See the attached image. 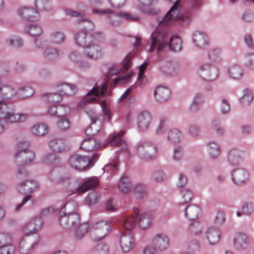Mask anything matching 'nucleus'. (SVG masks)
<instances>
[{"label":"nucleus","mask_w":254,"mask_h":254,"mask_svg":"<svg viewBox=\"0 0 254 254\" xmlns=\"http://www.w3.org/2000/svg\"><path fill=\"white\" fill-rule=\"evenodd\" d=\"M47 101L49 104V112L52 115H58V101L54 99L55 96H47Z\"/></svg>","instance_id":"nucleus-40"},{"label":"nucleus","mask_w":254,"mask_h":254,"mask_svg":"<svg viewBox=\"0 0 254 254\" xmlns=\"http://www.w3.org/2000/svg\"><path fill=\"white\" fill-rule=\"evenodd\" d=\"M193 41L196 45L199 47L204 46L207 44L206 35L199 32H196L193 34Z\"/></svg>","instance_id":"nucleus-39"},{"label":"nucleus","mask_w":254,"mask_h":254,"mask_svg":"<svg viewBox=\"0 0 254 254\" xmlns=\"http://www.w3.org/2000/svg\"><path fill=\"white\" fill-rule=\"evenodd\" d=\"M43 225V221L40 217L31 219L23 227V231L26 236L35 235Z\"/></svg>","instance_id":"nucleus-11"},{"label":"nucleus","mask_w":254,"mask_h":254,"mask_svg":"<svg viewBox=\"0 0 254 254\" xmlns=\"http://www.w3.org/2000/svg\"><path fill=\"white\" fill-rule=\"evenodd\" d=\"M232 178L235 184L240 185L248 180L249 174L244 169H237L232 172Z\"/></svg>","instance_id":"nucleus-20"},{"label":"nucleus","mask_w":254,"mask_h":254,"mask_svg":"<svg viewBox=\"0 0 254 254\" xmlns=\"http://www.w3.org/2000/svg\"><path fill=\"white\" fill-rule=\"evenodd\" d=\"M200 211L199 207L195 205H190L185 210V216L190 220L196 219Z\"/></svg>","instance_id":"nucleus-32"},{"label":"nucleus","mask_w":254,"mask_h":254,"mask_svg":"<svg viewBox=\"0 0 254 254\" xmlns=\"http://www.w3.org/2000/svg\"><path fill=\"white\" fill-rule=\"evenodd\" d=\"M169 42L168 44L171 50L174 52L180 51L182 47V41L178 36H173L169 38Z\"/></svg>","instance_id":"nucleus-34"},{"label":"nucleus","mask_w":254,"mask_h":254,"mask_svg":"<svg viewBox=\"0 0 254 254\" xmlns=\"http://www.w3.org/2000/svg\"><path fill=\"white\" fill-rule=\"evenodd\" d=\"M49 178L54 183H59L68 179L67 173L62 168H57L53 170L49 174Z\"/></svg>","instance_id":"nucleus-19"},{"label":"nucleus","mask_w":254,"mask_h":254,"mask_svg":"<svg viewBox=\"0 0 254 254\" xmlns=\"http://www.w3.org/2000/svg\"><path fill=\"white\" fill-rule=\"evenodd\" d=\"M120 243L122 250L125 252H128L133 248L134 239L130 233L126 232L121 235Z\"/></svg>","instance_id":"nucleus-17"},{"label":"nucleus","mask_w":254,"mask_h":254,"mask_svg":"<svg viewBox=\"0 0 254 254\" xmlns=\"http://www.w3.org/2000/svg\"><path fill=\"white\" fill-rule=\"evenodd\" d=\"M39 236L37 235L25 236L19 243V251L23 254H27L31 252L35 246L39 241Z\"/></svg>","instance_id":"nucleus-9"},{"label":"nucleus","mask_w":254,"mask_h":254,"mask_svg":"<svg viewBox=\"0 0 254 254\" xmlns=\"http://www.w3.org/2000/svg\"><path fill=\"white\" fill-rule=\"evenodd\" d=\"M100 96H94L90 99H84V104H100L101 106L103 112L105 116H108V121L111 122V109L110 106L108 103L105 101H100Z\"/></svg>","instance_id":"nucleus-12"},{"label":"nucleus","mask_w":254,"mask_h":254,"mask_svg":"<svg viewBox=\"0 0 254 254\" xmlns=\"http://www.w3.org/2000/svg\"><path fill=\"white\" fill-rule=\"evenodd\" d=\"M209 59L214 62H219L221 60V52L219 49H214L208 54Z\"/></svg>","instance_id":"nucleus-52"},{"label":"nucleus","mask_w":254,"mask_h":254,"mask_svg":"<svg viewBox=\"0 0 254 254\" xmlns=\"http://www.w3.org/2000/svg\"><path fill=\"white\" fill-rule=\"evenodd\" d=\"M5 42L7 45L14 48H19L23 45L22 40L17 36L7 39Z\"/></svg>","instance_id":"nucleus-48"},{"label":"nucleus","mask_w":254,"mask_h":254,"mask_svg":"<svg viewBox=\"0 0 254 254\" xmlns=\"http://www.w3.org/2000/svg\"><path fill=\"white\" fill-rule=\"evenodd\" d=\"M152 243L160 251L165 250L169 246L168 238L165 235L161 234L155 236L152 239Z\"/></svg>","instance_id":"nucleus-21"},{"label":"nucleus","mask_w":254,"mask_h":254,"mask_svg":"<svg viewBox=\"0 0 254 254\" xmlns=\"http://www.w3.org/2000/svg\"><path fill=\"white\" fill-rule=\"evenodd\" d=\"M60 223L65 229H71L79 224V216L77 213L60 215Z\"/></svg>","instance_id":"nucleus-10"},{"label":"nucleus","mask_w":254,"mask_h":254,"mask_svg":"<svg viewBox=\"0 0 254 254\" xmlns=\"http://www.w3.org/2000/svg\"><path fill=\"white\" fill-rule=\"evenodd\" d=\"M0 247L2 249V254H12L15 250L14 247L11 244Z\"/></svg>","instance_id":"nucleus-64"},{"label":"nucleus","mask_w":254,"mask_h":254,"mask_svg":"<svg viewBox=\"0 0 254 254\" xmlns=\"http://www.w3.org/2000/svg\"><path fill=\"white\" fill-rule=\"evenodd\" d=\"M50 148L56 152H61L64 149V142L63 139L54 138L49 142Z\"/></svg>","instance_id":"nucleus-37"},{"label":"nucleus","mask_w":254,"mask_h":254,"mask_svg":"<svg viewBox=\"0 0 254 254\" xmlns=\"http://www.w3.org/2000/svg\"><path fill=\"white\" fill-rule=\"evenodd\" d=\"M131 76L132 74L130 73L125 76H119L118 78H114L112 86L114 87L118 84H124L128 82L130 79Z\"/></svg>","instance_id":"nucleus-51"},{"label":"nucleus","mask_w":254,"mask_h":254,"mask_svg":"<svg viewBox=\"0 0 254 254\" xmlns=\"http://www.w3.org/2000/svg\"><path fill=\"white\" fill-rule=\"evenodd\" d=\"M93 12L100 14H109L108 22L113 26H118L121 23L122 17L119 15V12L115 13L109 9L100 10L97 8H93Z\"/></svg>","instance_id":"nucleus-14"},{"label":"nucleus","mask_w":254,"mask_h":254,"mask_svg":"<svg viewBox=\"0 0 254 254\" xmlns=\"http://www.w3.org/2000/svg\"><path fill=\"white\" fill-rule=\"evenodd\" d=\"M200 248V245L198 241L194 240L191 241L188 245V251H184L181 254H193L198 252Z\"/></svg>","instance_id":"nucleus-46"},{"label":"nucleus","mask_w":254,"mask_h":254,"mask_svg":"<svg viewBox=\"0 0 254 254\" xmlns=\"http://www.w3.org/2000/svg\"><path fill=\"white\" fill-rule=\"evenodd\" d=\"M96 33H87L85 31L82 30L75 35V40L78 45L84 48L89 43L93 42V40L97 37Z\"/></svg>","instance_id":"nucleus-13"},{"label":"nucleus","mask_w":254,"mask_h":254,"mask_svg":"<svg viewBox=\"0 0 254 254\" xmlns=\"http://www.w3.org/2000/svg\"><path fill=\"white\" fill-rule=\"evenodd\" d=\"M181 5L177 0L166 13L164 18L159 22V26H167L175 21L183 22V24H188L191 19V15L184 14L181 13Z\"/></svg>","instance_id":"nucleus-1"},{"label":"nucleus","mask_w":254,"mask_h":254,"mask_svg":"<svg viewBox=\"0 0 254 254\" xmlns=\"http://www.w3.org/2000/svg\"><path fill=\"white\" fill-rule=\"evenodd\" d=\"M119 162L116 161L113 164H108L105 165L103 168L104 172L112 174L118 170Z\"/></svg>","instance_id":"nucleus-55"},{"label":"nucleus","mask_w":254,"mask_h":254,"mask_svg":"<svg viewBox=\"0 0 254 254\" xmlns=\"http://www.w3.org/2000/svg\"><path fill=\"white\" fill-rule=\"evenodd\" d=\"M225 221L224 213L222 211H218L214 218V223L217 225H222Z\"/></svg>","instance_id":"nucleus-60"},{"label":"nucleus","mask_w":254,"mask_h":254,"mask_svg":"<svg viewBox=\"0 0 254 254\" xmlns=\"http://www.w3.org/2000/svg\"><path fill=\"white\" fill-rule=\"evenodd\" d=\"M25 30L27 33L33 37L38 36L43 32L42 27L35 24L26 25Z\"/></svg>","instance_id":"nucleus-38"},{"label":"nucleus","mask_w":254,"mask_h":254,"mask_svg":"<svg viewBox=\"0 0 254 254\" xmlns=\"http://www.w3.org/2000/svg\"><path fill=\"white\" fill-rule=\"evenodd\" d=\"M89 228V224L88 223L80 224L75 232V237L78 239H81L87 233Z\"/></svg>","instance_id":"nucleus-43"},{"label":"nucleus","mask_w":254,"mask_h":254,"mask_svg":"<svg viewBox=\"0 0 254 254\" xmlns=\"http://www.w3.org/2000/svg\"><path fill=\"white\" fill-rule=\"evenodd\" d=\"M96 36L92 42L84 48L83 54L87 58L96 60L102 57L103 50L98 44L102 39V35L101 33H97Z\"/></svg>","instance_id":"nucleus-4"},{"label":"nucleus","mask_w":254,"mask_h":254,"mask_svg":"<svg viewBox=\"0 0 254 254\" xmlns=\"http://www.w3.org/2000/svg\"><path fill=\"white\" fill-rule=\"evenodd\" d=\"M133 191L135 196L138 199H141L146 196L147 194L146 188L142 184H137Z\"/></svg>","instance_id":"nucleus-41"},{"label":"nucleus","mask_w":254,"mask_h":254,"mask_svg":"<svg viewBox=\"0 0 254 254\" xmlns=\"http://www.w3.org/2000/svg\"><path fill=\"white\" fill-rule=\"evenodd\" d=\"M234 247L238 250L246 249L249 245V239L247 236L243 233H236L233 239Z\"/></svg>","instance_id":"nucleus-16"},{"label":"nucleus","mask_w":254,"mask_h":254,"mask_svg":"<svg viewBox=\"0 0 254 254\" xmlns=\"http://www.w3.org/2000/svg\"><path fill=\"white\" fill-rule=\"evenodd\" d=\"M151 39V44L149 50V53L153 52L156 46L157 51H160L168 44L169 37L165 28L158 27L152 33Z\"/></svg>","instance_id":"nucleus-3"},{"label":"nucleus","mask_w":254,"mask_h":254,"mask_svg":"<svg viewBox=\"0 0 254 254\" xmlns=\"http://www.w3.org/2000/svg\"><path fill=\"white\" fill-rule=\"evenodd\" d=\"M152 121V116L147 111L140 112L137 116V126L138 128L142 131L148 129Z\"/></svg>","instance_id":"nucleus-15"},{"label":"nucleus","mask_w":254,"mask_h":254,"mask_svg":"<svg viewBox=\"0 0 254 254\" xmlns=\"http://www.w3.org/2000/svg\"><path fill=\"white\" fill-rule=\"evenodd\" d=\"M70 166L78 171H84L90 167L91 159L87 156L79 154L72 155L69 160Z\"/></svg>","instance_id":"nucleus-7"},{"label":"nucleus","mask_w":254,"mask_h":254,"mask_svg":"<svg viewBox=\"0 0 254 254\" xmlns=\"http://www.w3.org/2000/svg\"><path fill=\"white\" fill-rule=\"evenodd\" d=\"M166 127V119L165 118L160 119L158 126L156 129V132L160 134L164 132Z\"/></svg>","instance_id":"nucleus-58"},{"label":"nucleus","mask_w":254,"mask_h":254,"mask_svg":"<svg viewBox=\"0 0 254 254\" xmlns=\"http://www.w3.org/2000/svg\"><path fill=\"white\" fill-rule=\"evenodd\" d=\"M78 205L75 201H71L66 203L62 210L60 212V215H64L65 214H69L77 213Z\"/></svg>","instance_id":"nucleus-35"},{"label":"nucleus","mask_w":254,"mask_h":254,"mask_svg":"<svg viewBox=\"0 0 254 254\" xmlns=\"http://www.w3.org/2000/svg\"><path fill=\"white\" fill-rule=\"evenodd\" d=\"M48 0H35V6L39 11H43L47 9Z\"/></svg>","instance_id":"nucleus-61"},{"label":"nucleus","mask_w":254,"mask_h":254,"mask_svg":"<svg viewBox=\"0 0 254 254\" xmlns=\"http://www.w3.org/2000/svg\"><path fill=\"white\" fill-rule=\"evenodd\" d=\"M132 187V183L129 177L126 175L123 176L118 183V188L123 193L129 192Z\"/></svg>","instance_id":"nucleus-26"},{"label":"nucleus","mask_w":254,"mask_h":254,"mask_svg":"<svg viewBox=\"0 0 254 254\" xmlns=\"http://www.w3.org/2000/svg\"><path fill=\"white\" fill-rule=\"evenodd\" d=\"M12 242V237L8 234L0 233V246L8 245Z\"/></svg>","instance_id":"nucleus-54"},{"label":"nucleus","mask_w":254,"mask_h":254,"mask_svg":"<svg viewBox=\"0 0 254 254\" xmlns=\"http://www.w3.org/2000/svg\"><path fill=\"white\" fill-rule=\"evenodd\" d=\"M135 153L142 159H151L156 156L157 148L152 142L147 140H142L136 145Z\"/></svg>","instance_id":"nucleus-2"},{"label":"nucleus","mask_w":254,"mask_h":254,"mask_svg":"<svg viewBox=\"0 0 254 254\" xmlns=\"http://www.w3.org/2000/svg\"><path fill=\"white\" fill-rule=\"evenodd\" d=\"M119 15H120L122 18L130 22H137L139 20V18L138 16L124 11H120Z\"/></svg>","instance_id":"nucleus-50"},{"label":"nucleus","mask_w":254,"mask_h":254,"mask_svg":"<svg viewBox=\"0 0 254 254\" xmlns=\"http://www.w3.org/2000/svg\"><path fill=\"white\" fill-rule=\"evenodd\" d=\"M206 238L211 245L217 243L220 238V234L218 229L214 227H210L206 232Z\"/></svg>","instance_id":"nucleus-28"},{"label":"nucleus","mask_w":254,"mask_h":254,"mask_svg":"<svg viewBox=\"0 0 254 254\" xmlns=\"http://www.w3.org/2000/svg\"><path fill=\"white\" fill-rule=\"evenodd\" d=\"M230 75L234 79H238L243 76V71L241 68L237 65L231 66L229 69Z\"/></svg>","instance_id":"nucleus-47"},{"label":"nucleus","mask_w":254,"mask_h":254,"mask_svg":"<svg viewBox=\"0 0 254 254\" xmlns=\"http://www.w3.org/2000/svg\"><path fill=\"white\" fill-rule=\"evenodd\" d=\"M100 147V145L96 139L92 138H88L83 141L80 148L86 151H91Z\"/></svg>","instance_id":"nucleus-30"},{"label":"nucleus","mask_w":254,"mask_h":254,"mask_svg":"<svg viewBox=\"0 0 254 254\" xmlns=\"http://www.w3.org/2000/svg\"><path fill=\"white\" fill-rule=\"evenodd\" d=\"M38 185L35 181H27L22 182L18 187V191L21 193L31 192L37 189Z\"/></svg>","instance_id":"nucleus-27"},{"label":"nucleus","mask_w":254,"mask_h":254,"mask_svg":"<svg viewBox=\"0 0 254 254\" xmlns=\"http://www.w3.org/2000/svg\"><path fill=\"white\" fill-rule=\"evenodd\" d=\"M18 13L23 18L28 20L34 21L39 18L37 10L27 7H22L19 9Z\"/></svg>","instance_id":"nucleus-23"},{"label":"nucleus","mask_w":254,"mask_h":254,"mask_svg":"<svg viewBox=\"0 0 254 254\" xmlns=\"http://www.w3.org/2000/svg\"><path fill=\"white\" fill-rule=\"evenodd\" d=\"M136 224V219L132 215H130L126 218L124 217L123 226L127 230L132 229Z\"/></svg>","instance_id":"nucleus-42"},{"label":"nucleus","mask_w":254,"mask_h":254,"mask_svg":"<svg viewBox=\"0 0 254 254\" xmlns=\"http://www.w3.org/2000/svg\"><path fill=\"white\" fill-rule=\"evenodd\" d=\"M100 118V117L98 116L97 117V119H95L96 118L95 117L94 118L91 119V120L92 121V123L90 126V127L86 129V131H85V132L87 134H88L89 135H93L98 132V131H99L98 129H95L94 130H93V129L94 128H95V127L96 121L97 120L99 119Z\"/></svg>","instance_id":"nucleus-59"},{"label":"nucleus","mask_w":254,"mask_h":254,"mask_svg":"<svg viewBox=\"0 0 254 254\" xmlns=\"http://www.w3.org/2000/svg\"><path fill=\"white\" fill-rule=\"evenodd\" d=\"M181 203H188L190 201L192 194L191 192L188 190H184L181 191Z\"/></svg>","instance_id":"nucleus-53"},{"label":"nucleus","mask_w":254,"mask_h":254,"mask_svg":"<svg viewBox=\"0 0 254 254\" xmlns=\"http://www.w3.org/2000/svg\"><path fill=\"white\" fill-rule=\"evenodd\" d=\"M182 136V133L179 129L174 128L169 130L168 139L172 143H176L180 142Z\"/></svg>","instance_id":"nucleus-36"},{"label":"nucleus","mask_w":254,"mask_h":254,"mask_svg":"<svg viewBox=\"0 0 254 254\" xmlns=\"http://www.w3.org/2000/svg\"><path fill=\"white\" fill-rule=\"evenodd\" d=\"M152 222L151 215L148 213H142L138 218V224L143 229L149 227Z\"/></svg>","instance_id":"nucleus-31"},{"label":"nucleus","mask_w":254,"mask_h":254,"mask_svg":"<svg viewBox=\"0 0 254 254\" xmlns=\"http://www.w3.org/2000/svg\"><path fill=\"white\" fill-rule=\"evenodd\" d=\"M44 56L48 60L53 61L57 60L59 55L57 50L47 49L44 52Z\"/></svg>","instance_id":"nucleus-49"},{"label":"nucleus","mask_w":254,"mask_h":254,"mask_svg":"<svg viewBox=\"0 0 254 254\" xmlns=\"http://www.w3.org/2000/svg\"><path fill=\"white\" fill-rule=\"evenodd\" d=\"M125 133L124 130H121L118 133H115L113 135V137L110 140L111 146H122L123 147V149H127V145L125 142L122 139V136Z\"/></svg>","instance_id":"nucleus-29"},{"label":"nucleus","mask_w":254,"mask_h":254,"mask_svg":"<svg viewBox=\"0 0 254 254\" xmlns=\"http://www.w3.org/2000/svg\"><path fill=\"white\" fill-rule=\"evenodd\" d=\"M98 184L99 181L97 178L93 177L89 178L77 189V193L78 194L84 193L88 190L95 188Z\"/></svg>","instance_id":"nucleus-24"},{"label":"nucleus","mask_w":254,"mask_h":254,"mask_svg":"<svg viewBox=\"0 0 254 254\" xmlns=\"http://www.w3.org/2000/svg\"><path fill=\"white\" fill-rule=\"evenodd\" d=\"M57 90L59 95H69L75 94L77 91V87L74 84L62 83L57 85Z\"/></svg>","instance_id":"nucleus-22"},{"label":"nucleus","mask_w":254,"mask_h":254,"mask_svg":"<svg viewBox=\"0 0 254 254\" xmlns=\"http://www.w3.org/2000/svg\"><path fill=\"white\" fill-rule=\"evenodd\" d=\"M244 154V152L241 150L233 149L229 152L228 161L232 165H237L241 162Z\"/></svg>","instance_id":"nucleus-25"},{"label":"nucleus","mask_w":254,"mask_h":254,"mask_svg":"<svg viewBox=\"0 0 254 254\" xmlns=\"http://www.w3.org/2000/svg\"><path fill=\"white\" fill-rule=\"evenodd\" d=\"M64 36L62 32L56 31L53 33L50 36V42L54 44H61L64 40Z\"/></svg>","instance_id":"nucleus-45"},{"label":"nucleus","mask_w":254,"mask_h":254,"mask_svg":"<svg viewBox=\"0 0 254 254\" xmlns=\"http://www.w3.org/2000/svg\"><path fill=\"white\" fill-rule=\"evenodd\" d=\"M27 117L26 114H15L14 111L12 110L6 111L3 120L5 123L23 122L26 120Z\"/></svg>","instance_id":"nucleus-18"},{"label":"nucleus","mask_w":254,"mask_h":254,"mask_svg":"<svg viewBox=\"0 0 254 254\" xmlns=\"http://www.w3.org/2000/svg\"><path fill=\"white\" fill-rule=\"evenodd\" d=\"M208 150L209 154L213 158L217 157L220 152V148L218 145L212 142L208 144Z\"/></svg>","instance_id":"nucleus-44"},{"label":"nucleus","mask_w":254,"mask_h":254,"mask_svg":"<svg viewBox=\"0 0 254 254\" xmlns=\"http://www.w3.org/2000/svg\"><path fill=\"white\" fill-rule=\"evenodd\" d=\"M110 224L108 222L100 221L94 225L90 230L92 240L98 241L104 238L110 230Z\"/></svg>","instance_id":"nucleus-5"},{"label":"nucleus","mask_w":254,"mask_h":254,"mask_svg":"<svg viewBox=\"0 0 254 254\" xmlns=\"http://www.w3.org/2000/svg\"><path fill=\"white\" fill-rule=\"evenodd\" d=\"M49 131L48 126L45 124H39L34 125L31 128V132L34 135L43 136Z\"/></svg>","instance_id":"nucleus-33"},{"label":"nucleus","mask_w":254,"mask_h":254,"mask_svg":"<svg viewBox=\"0 0 254 254\" xmlns=\"http://www.w3.org/2000/svg\"><path fill=\"white\" fill-rule=\"evenodd\" d=\"M29 144L27 141L19 142L17 144V153L15 157L16 159L22 157L23 158L24 163H30L35 158L34 153L28 150Z\"/></svg>","instance_id":"nucleus-8"},{"label":"nucleus","mask_w":254,"mask_h":254,"mask_svg":"<svg viewBox=\"0 0 254 254\" xmlns=\"http://www.w3.org/2000/svg\"><path fill=\"white\" fill-rule=\"evenodd\" d=\"M120 71V70L117 67H113L111 68L106 75L105 81L101 84L100 87L96 83L92 89L86 93L85 95H99V94L104 95L107 93L108 90L107 83L108 80L111 79V76L118 74Z\"/></svg>","instance_id":"nucleus-6"},{"label":"nucleus","mask_w":254,"mask_h":254,"mask_svg":"<svg viewBox=\"0 0 254 254\" xmlns=\"http://www.w3.org/2000/svg\"><path fill=\"white\" fill-rule=\"evenodd\" d=\"M99 199L97 192L94 191L90 193L85 199V202L88 205L95 204Z\"/></svg>","instance_id":"nucleus-57"},{"label":"nucleus","mask_w":254,"mask_h":254,"mask_svg":"<svg viewBox=\"0 0 254 254\" xmlns=\"http://www.w3.org/2000/svg\"><path fill=\"white\" fill-rule=\"evenodd\" d=\"M171 93V90L168 87L161 85L158 86L154 92V95H169Z\"/></svg>","instance_id":"nucleus-56"},{"label":"nucleus","mask_w":254,"mask_h":254,"mask_svg":"<svg viewBox=\"0 0 254 254\" xmlns=\"http://www.w3.org/2000/svg\"><path fill=\"white\" fill-rule=\"evenodd\" d=\"M58 111L59 117H64L69 113V108L65 106H59L58 105Z\"/></svg>","instance_id":"nucleus-62"},{"label":"nucleus","mask_w":254,"mask_h":254,"mask_svg":"<svg viewBox=\"0 0 254 254\" xmlns=\"http://www.w3.org/2000/svg\"><path fill=\"white\" fill-rule=\"evenodd\" d=\"M242 210L244 213L250 214L254 211V205L252 203H246L242 207Z\"/></svg>","instance_id":"nucleus-63"}]
</instances>
